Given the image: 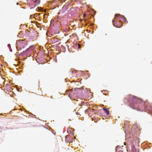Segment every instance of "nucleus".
<instances>
[{
  "mask_svg": "<svg viewBox=\"0 0 152 152\" xmlns=\"http://www.w3.org/2000/svg\"><path fill=\"white\" fill-rule=\"evenodd\" d=\"M125 100H127L128 102L130 104V106L132 107H133L134 106L132 105H134L135 104L137 103L141 102L142 100L137 97L131 95H128L126 98Z\"/></svg>",
  "mask_w": 152,
  "mask_h": 152,
  "instance_id": "1",
  "label": "nucleus"
},
{
  "mask_svg": "<svg viewBox=\"0 0 152 152\" xmlns=\"http://www.w3.org/2000/svg\"><path fill=\"white\" fill-rule=\"evenodd\" d=\"M118 17V18L117 19L118 20L120 21V22L121 21V19L122 20H123L125 23H127V21L126 18L124 17L123 15H122L119 14H116L115 15V17L114 18V19L112 20L114 26L115 27H116L117 28H120L122 26V24L120 23L121 25L118 24L116 22H115V20L117 19V17Z\"/></svg>",
  "mask_w": 152,
  "mask_h": 152,
  "instance_id": "2",
  "label": "nucleus"
},
{
  "mask_svg": "<svg viewBox=\"0 0 152 152\" xmlns=\"http://www.w3.org/2000/svg\"><path fill=\"white\" fill-rule=\"evenodd\" d=\"M16 44V48L18 50H20L24 48L26 45V42L23 40L17 41Z\"/></svg>",
  "mask_w": 152,
  "mask_h": 152,
  "instance_id": "3",
  "label": "nucleus"
},
{
  "mask_svg": "<svg viewBox=\"0 0 152 152\" xmlns=\"http://www.w3.org/2000/svg\"><path fill=\"white\" fill-rule=\"evenodd\" d=\"M135 140H133L132 142V152H137L136 149L135 148L134 146V143H135Z\"/></svg>",
  "mask_w": 152,
  "mask_h": 152,
  "instance_id": "4",
  "label": "nucleus"
},
{
  "mask_svg": "<svg viewBox=\"0 0 152 152\" xmlns=\"http://www.w3.org/2000/svg\"><path fill=\"white\" fill-rule=\"evenodd\" d=\"M33 2L35 4V6H36L38 5L40 3L39 0H32Z\"/></svg>",
  "mask_w": 152,
  "mask_h": 152,
  "instance_id": "5",
  "label": "nucleus"
},
{
  "mask_svg": "<svg viewBox=\"0 0 152 152\" xmlns=\"http://www.w3.org/2000/svg\"><path fill=\"white\" fill-rule=\"evenodd\" d=\"M103 109L104 110L105 112V113L107 114V115H109V111H108L107 109L105 107H104L103 108Z\"/></svg>",
  "mask_w": 152,
  "mask_h": 152,
  "instance_id": "6",
  "label": "nucleus"
},
{
  "mask_svg": "<svg viewBox=\"0 0 152 152\" xmlns=\"http://www.w3.org/2000/svg\"><path fill=\"white\" fill-rule=\"evenodd\" d=\"M120 148V146H117L116 147V148H115V150H116V151H118V150L119 149V148Z\"/></svg>",
  "mask_w": 152,
  "mask_h": 152,
  "instance_id": "7",
  "label": "nucleus"
},
{
  "mask_svg": "<svg viewBox=\"0 0 152 152\" xmlns=\"http://www.w3.org/2000/svg\"><path fill=\"white\" fill-rule=\"evenodd\" d=\"M68 135L66 136V141H67L68 142H71L70 141H69L68 140L67 138H68Z\"/></svg>",
  "mask_w": 152,
  "mask_h": 152,
  "instance_id": "8",
  "label": "nucleus"
},
{
  "mask_svg": "<svg viewBox=\"0 0 152 152\" xmlns=\"http://www.w3.org/2000/svg\"><path fill=\"white\" fill-rule=\"evenodd\" d=\"M40 14H35L34 15V16L35 17H37V15H39Z\"/></svg>",
  "mask_w": 152,
  "mask_h": 152,
  "instance_id": "9",
  "label": "nucleus"
},
{
  "mask_svg": "<svg viewBox=\"0 0 152 152\" xmlns=\"http://www.w3.org/2000/svg\"><path fill=\"white\" fill-rule=\"evenodd\" d=\"M78 48H79L81 47V45L80 44H78Z\"/></svg>",
  "mask_w": 152,
  "mask_h": 152,
  "instance_id": "10",
  "label": "nucleus"
},
{
  "mask_svg": "<svg viewBox=\"0 0 152 152\" xmlns=\"http://www.w3.org/2000/svg\"><path fill=\"white\" fill-rule=\"evenodd\" d=\"M118 152H123V151L122 150H119Z\"/></svg>",
  "mask_w": 152,
  "mask_h": 152,
  "instance_id": "11",
  "label": "nucleus"
},
{
  "mask_svg": "<svg viewBox=\"0 0 152 152\" xmlns=\"http://www.w3.org/2000/svg\"><path fill=\"white\" fill-rule=\"evenodd\" d=\"M86 16V14H83V17H85Z\"/></svg>",
  "mask_w": 152,
  "mask_h": 152,
  "instance_id": "12",
  "label": "nucleus"
},
{
  "mask_svg": "<svg viewBox=\"0 0 152 152\" xmlns=\"http://www.w3.org/2000/svg\"><path fill=\"white\" fill-rule=\"evenodd\" d=\"M124 145H126V142H124Z\"/></svg>",
  "mask_w": 152,
  "mask_h": 152,
  "instance_id": "13",
  "label": "nucleus"
},
{
  "mask_svg": "<svg viewBox=\"0 0 152 152\" xmlns=\"http://www.w3.org/2000/svg\"><path fill=\"white\" fill-rule=\"evenodd\" d=\"M38 26V27H39V25H38V26Z\"/></svg>",
  "mask_w": 152,
  "mask_h": 152,
  "instance_id": "14",
  "label": "nucleus"
},
{
  "mask_svg": "<svg viewBox=\"0 0 152 152\" xmlns=\"http://www.w3.org/2000/svg\"><path fill=\"white\" fill-rule=\"evenodd\" d=\"M38 26V27H39V25H38V26Z\"/></svg>",
  "mask_w": 152,
  "mask_h": 152,
  "instance_id": "15",
  "label": "nucleus"
}]
</instances>
